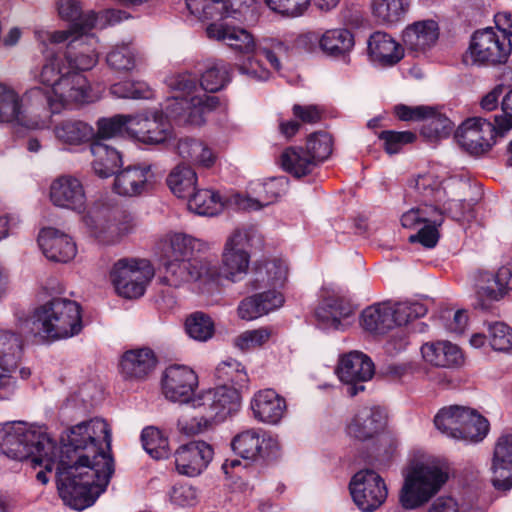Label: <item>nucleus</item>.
<instances>
[{
    "label": "nucleus",
    "mask_w": 512,
    "mask_h": 512,
    "mask_svg": "<svg viewBox=\"0 0 512 512\" xmlns=\"http://www.w3.org/2000/svg\"><path fill=\"white\" fill-rule=\"evenodd\" d=\"M354 44L353 34L345 28L327 30L321 35V50L328 55L340 56L349 53Z\"/></svg>",
    "instance_id": "a18cd8bd"
},
{
    "label": "nucleus",
    "mask_w": 512,
    "mask_h": 512,
    "mask_svg": "<svg viewBox=\"0 0 512 512\" xmlns=\"http://www.w3.org/2000/svg\"><path fill=\"white\" fill-rule=\"evenodd\" d=\"M423 359L436 367H453L463 360L458 346L448 341L427 342L421 347Z\"/></svg>",
    "instance_id": "c9c22d12"
},
{
    "label": "nucleus",
    "mask_w": 512,
    "mask_h": 512,
    "mask_svg": "<svg viewBox=\"0 0 512 512\" xmlns=\"http://www.w3.org/2000/svg\"><path fill=\"white\" fill-rule=\"evenodd\" d=\"M105 19L107 24L113 25L127 19L125 11L118 9H107L101 16L91 13L86 16L83 23L78 24L81 32L73 34L66 42L64 59L69 67L75 72L92 69L98 62L97 39L90 31L97 27L100 19Z\"/></svg>",
    "instance_id": "0eeeda50"
},
{
    "label": "nucleus",
    "mask_w": 512,
    "mask_h": 512,
    "mask_svg": "<svg viewBox=\"0 0 512 512\" xmlns=\"http://www.w3.org/2000/svg\"><path fill=\"white\" fill-rule=\"evenodd\" d=\"M213 454L212 446L204 441L181 445L174 453L176 470L184 476H198L207 468Z\"/></svg>",
    "instance_id": "412c9836"
},
{
    "label": "nucleus",
    "mask_w": 512,
    "mask_h": 512,
    "mask_svg": "<svg viewBox=\"0 0 512 512\" xmlns=\"http://www.w3.org/2000/svg\"><path fill=\"white\" fill-rule=\"evenodd\" d=\"M288 275V266L285 261L274 259L265 261L256 266L254 272V288H281Z\"/></svg>",
    "instance_id": "58836bf2"
},
{
    "label": "nucleus",
    "mask_w": 512,
    "mask_h": 512,
    "mask_svg": "<svg viewBox=\"0 0 512 512\" xmlns=\"http://www.w3.org/2000/svg\"><path fill=\"white\" fill-rule=\"evenodd\" d=\"M186 7L198 18H232L246 24H253L258 20L254 0H186Z\"/></svg>",
    "instance_id": "9d476101"
},
{
    "label": "nucleus",
    "mask_w": 512,
    "mask_h": 512,
    "mask_svg": "<svg viewBox=\"0 0 512 512\" xmlns=\"http://www.w3.org/2000/svg\"><path fill=\"white\" fill-rule=\"evenodd\" d=\"M130 120L131 115L123 114H117L109 118H100L97 121V132H95L93 141L113 138L122 135L124 132L129 134Z\"/></svg>",
    "instance_id": "8fccbe9b"
},
{
    "label": "nucleus",
    "mask_w": 512,
    "mask_h": 512,
    "mask_svg": "<svg viewBox=\"0 0 512 512\" xmlns=\"http://www.w3.org/2000/svg\"><path fill=\"white\" fill-rule=\"evenodd\" d=\"M60 451L43 427L25 422L0 425V451L51 470L57 463L58 491L77 510L91 506L106 490L114 472L109 453L111 432L105 420L93 418L70 427Z\"/></svg>",
    "instance_id": "f257e3e1"
},
{
    "label": "nucleus",
    "mask_w": 512,
    "mask_h": 512,
    "mask_svg": "<svg viewBox=\"0 0 512 512\" xmlns=\"http://www.w3.org/2000/svg\"><path fill=\"white\" fill-rule=\"evenodd\" d=\"M504 133L498 129L495 119L491 123L482 118H470L458 127L455 138L464 150L479 155L492 147L497 135L503 136Z\"/></svg>",
    "instance_id": "dca6fc26"
},
{
    "label": "nucleus",
    "mask_w": 512,
    "mask_h": 512,
    "mask_svg": "<svg viewBox=\"0 0 512 512\" xmlns=\"http://www.w3.org/2000/svg\"><path fill=\"white\" fill-rule=\"evenodd\" d=\"M489 431V423L475 409L466 407L462 416L461 428L457 433L458 440L467 442L482 441Z\"/></svg>",
    "instance_id": "c03bdc74"
},
{
    "label": "nucleus",
    "mask_w": 512,
    "mask_h": 512,
    "mask_svg": "<svg viewBox=\"0 0 512 512\" xmlns=\"http://www.w3.org/2000/svg\"><path fill=\"white\" fill-rule=\"evenodd\" d=\"M216 375L223 382L239 387H243L248 381L244 367L234 359L221 362L216 368Z\"/></svg>",
    "instance_id": "052dcab7"
},
{
    "label": "nucleus",
    "mask_w": 512,
    "mask_h": 512,
    "mask_svg": "<svg viewBox=\"0 0 512 512\" xmlns=\"http://www.w3.org/2000/svg\"><path fill=\"white\" fill-rule=\"evenodd\" d=\"M53 134L57 141L70 146H79L95 138L94 128L77 119L59 121L53 127Z\"/></svg>",
    "instance_id": "f704fd0d"
},
{
    "label": "nucleus",
    "mask_w": 512,
    "mask_h": 512,
    "mask_svg": "<svg viewBox=\"0 0 512 512\" xmlns=\"http://www.w3.org/2000/svg\"><path fill=\"white\" fill-rule=\"evenodd\" d=\"M450 466L446 459L428 457L416 463L407 474L400 491V503L405 509H415L427 503L447 482Z\"/></svg>",
    "instance_id": "39448f33"
},
{
    "label": "nucleus",
    "mask_w": 512,
    "mask_h": 512,
    "mask_svg": "<svg viewBox=\"0 0 512 512\" xmlns=\"http://www.w3.org/2000/svg\"><path fill=\"white\" fill-rule=\"evenodd\" d=\"M263 55L258 50L248 55V58L241 64L238 65V71L250 79L257 80V81H266L270 78V70L266 68L261 60L259 59V56Z\"/></svg>",
    "instance_id": "338daca9"
},
{
    "label": "nucleus",
    "mask_w": 512,
    "mask_h": 512,
    "mask_svg": "<svg viewBox=\"0 0 512 512\" xmlns=\"http://www.w3.org/2000/svg\"><path fill=\"white\" fill-rule=\"evenodd\" d=\"M87 225L91 226L93 235L101 242L112 244L119 241L134 229V223L130 216L123 215L117 221H101L92 226L90 217H86Z\"/></svg>",
    "instance_id": "79ce46f5"
},
{
    "label": "nucleus",
    "mask_w": 512,
    "mask_h": 512,
    "mask_svg": "<svg viewBox=\"0 0 512 512\" xmlns=\"http://www.w3.org/2000/svg\"><path fill=\"white\" fill-rule=\"evenodd\" d=\"M385 426V416L378 407L359 409L346 426L347 435L363 442L373 439Z\"/></svg>",
    "instance_id": "393cba45"
},
{
    "label": "nucleus",
    "mask_w": 512,
    "mask_h": 512,
    "mask_svg": "<svg viewBox=\"0 0 512 512\" xmlns=\"http://www.w3.org/2000/svg\"><path fill=\"white\" fill-rule=\"evenodd\" d=\"M349 489L354 503L364 512L376 510L387 498L384 480L371 469L358 471L352 477Z\"/></svg>",
    "instance_id": "4468645a"
},
{
    "label": "nucleus",
    "mask_w": 512,
    "mask_h": 512,
    "mask_svg": "<svg viewBox=\"0 0 512 512\" xmlns=\"http://www.w3.org/2000/svg\"><path fill=\"white\" fill-rule=\"evenodd\" d=\"M378 138L383 142V148L389 155L401 151L403 146L413 143L416 134L411 131L385 130L379 133Z\"/></svg>",
    "instance_id": "bf43d9fd"
},
{
    "label": "nucleus",
    "mask_w": 512,
    "mask_h": 512,
    "mask_svg": "<svg viewBox=\"0 0 512 512\" xmlns=\"http://www.w3.org/2000/svg\"><path fill=\"white\" fill-rule=\"evenodd\" d=\"M280 163L281 167L295 178L307 176L317 167L313 157L301 146L286 148L281 153Z\"/></svg>",
    "instance_id": "ea45409f"
},
{
    "label": "nucleus",
    "mask_w": 512,
    "mask_h": 512,
    "mask_svg": "<svg viewBox=\"0 0 512 512\" xmlns=\"http://www.w3.org/2000/svg\"><path fill=\"white\" fill-rule=\"evenodd\" d=\"M423 122L421 134L427 139L446 137L452 130V122L433 107Z\"/></svg>",
    "instance_id": "5fc2aeb1"
},
{
    "label": "nucleus",
    "mask_w": 512,
    "mask_h": 512,
    "mask_svg": "<svg viewBox=\"0 0 512 512\" xmlns=\"http://www.w3.org/2000/svg\"><path fill=\"white\" fill-rule=\"evenodd\" d=\"M51 202L61 208L81 213L86 207V196L82 183L70 175L56 178L50 186Z\"/></svg>",
    "instance_id": "4be33fe9"
},
{
    "label": "nucleus",
    "mask_w": 512,
    "mask_h": 512,
    "mask_svg": "<svg viewBox=\"0 0 512 512\" xmlns=\"http://www.w3.org/2000/svg\"><path fill=\"white\" fill-rule=\"evenodd\" d=\"M268 7L287 17H299L310 6V0H266Z\"/></svg>",
    "instance_id": "774afa93"
},
{
    "label": "nucleus",
    "mask_w": 512,
    "mask_h": 512,
    "mask_svg": "<svg viewBox=\"0 0 512 512\" xmlns=\"http://www.w3.org/2000/svg\"><path fill=\"white\" fill-rule=\"evenodd\" d=\"M490 344L497 351H512V329L503 322L488 325Z\"/></svg>",
    "instance_id": "e2e57ef3"
},
{
    "label": "nucleus",
    "mask_w": 512,
    "mask_h": 512,
    "mask_svg": "<svg viewBox=\"0 0 512 512\" xmlns=\"http://www.w3.org/2000/svg\"><path fill=\"white\" fill-rule=\"evenodd\" d=\"M367 53L372 62L393 66L404 57V47L388 33L376 31L367 41Z\"/></svg>",
    "instance_id": "c756f323"
},
{
    "label": "nucleus",
    "mask_w": 512,
    "mask_h": 512,
    "mask_svg": "<svg viewBox=\"0 0 512 512\" xmlns=\"http://www.w3.org/2000/svg\"><path fill=\"white\" fill-rule=\"evenodd\" d=\"M512 50L510 39L488 27L474 32L465 61L478 66L503 64Z\"/></svg>",
    "instance_id": "1a4fd4ad"
},
{
    "label": "nucleus",
    "mask_w": 512,
    "mask_h": 512,
    "mask_svg": "<svg viewBox=\"0 0 512 512\" xmlns=\"http://www.w3.org/2000/svg\"><path fill=\"white\" fill-rule=\"evenodd\" d=\"M465 410L466 407L458 405L442 408L434 418L436 428L447 437L458 440L457 433Z\"/></svg>",
    "instance_id": "09e8293b"
},
{
    "label": "nucleus",
    "mask_w": 512,
    "mask_h": 512,
    "mask_svg": "<svg viewBox=\"0 0 512 512\" xmlns=\"http://www.w3.org/2000/svg\"><path fill=\"white\" fill-rule=\"evenodd\" d=\"M204 246L202 241L186 234L168 235L159 246L161 260L191 261L196 258L193 256L194 252L200 251Z\"/></svg>",
    "instance_id": "473e14b6"
},
{
    "label": "nucleus",
    "mask_w": 512,
    "mask_h": 512,
    "mask_svg": "<svg viewBox=\"0 0 512 512\" xmlns=\"http://www.w3.org/2000/svg\"><path fill=\"white\" fill-rule=\"evenodd\" d=\"M441 181L433 174L419 175L414 181V188L420 202L442 203Z\"/></svg>",
    "instance_id": "603ef678"
},
{
    "label": "nucleus",
    "mask_w": 512,
    "mask_h": 512,
    "mask_svg": "<svg viewBox=\"0 0 512 512\" xmlns=\"http://www.w3.org/2000/svg\"><path fill=\"white\" fill-rule=\"evenodd\" d=\"M272 336L270 328L262 327L254 330H247L237 336L234 345L241 350H249L260 347Z\"/></svg>",
    "instance_id": "69168bd1"
},
{
    "label": "nucleus",
    "mask_w": 512,
    "mask_h": 512,
    "mask_svg": "<svg viewBox=\"0 0 512 512\" xmlns=\"http://www.w3.org/2000/svg\"><path fill=\"white\" fill-rule=\"evenodd\" d=\"M152 178L151 165L142 163L128 166L116 174L113 188L119 195L137 196L147 190Z\"/></svg>",
    "instance_id": "c85d7f7f"
},
{
    "label": "nucleus",
    "mask_w": 512,
    "mask_h": 512,
    "mask_svg": "<svg viewBox=\"0 0 512 512\" xmlns=\"http://www.w3.org/2000/svg\"><path fill=\"white\" fill-rule=\"evenodd\" d=\"M153 275L148 261L127 259L117 261L110 273L117 294L127 299L141 297Z\"/></svg>",
    "instance_id": "f8f14e48"
},
{
    "label": "nucleus",
    "mask_w": 512,
    "mask_h": 512,
    "mask_svg": "<svg viewBox=\"0 0 512 512\" xmlns=\"http://www.w3.org/2000/svg\"><path fill=\"white\" fill-rule=\"evenodd\" d=\"M38 243L43 254L51 261L66 263L77 253L76 244L72 239L55 228L42 229Z\"/></svg>",
    "instance_id": "cd10ccee"
},
{
    "label": "nucleus",
    "mask_w": 512,
    "mask_h": 512,
    "mask_svg": "<svg viewBox=\"0 0 512 512\" xmlns=\"http://www.w3.org/2000/svg\"><path fill=\"white\" fill-rule=\"evenodd\" d=\"M353 314L349 300L339 296L325 298L315 311V317L325 328L342 329V320Z\"/></svg>",
    "instance_id": "72a5a7b5"
},
{
    "label": "nucleus",
    "mask_w": 512,
    "mask_h": 512,
    "mask_svg": "<svg viewBox=\"0 0 512 512\" xmlns=\"http://www.w3.org/2000/svg\"><path fill=\"white\" fill-rule=\"evenodd\" d=\"M336 373L340 381L347 385V394L353 397L363 391V383L373 377L374 364L362 352L351 351L341 356Z\"/></svg>",
    "instance_id": "6ab92c4d"
},
{
    "label": "nucleus",
    "mask_w": 512,
    "mask_h": 512,
    "mask_svg": "<svg viewBox=\"0 0 512 512\" xmlns=\"http://www.w3.org/2000/svg\"><path fill=\"white\" fill-rule=\"evenodd\" d=\"M23 355L22 335L0 330V399L7 398L14 387L13 373Z\"/></svg>",
    "instance_id": "f3484780"
},
{
    "label": "nucleus",
    "mask_w": 512,
    "mask_h": 512,
    "mask_svg": "<svg viewBox=\"0 0 512 512\" xmlns=\"http://www.w3.org/2000/svg\"><path fill=\"white\" fill-rule=\"evenodd\" d=\"M23 325V330L41 340L69 338L82 329L80 306L69 299L54 298L36 308Z\"/></svg>",
    "instance_id": "7ed1b4c3"
},
{
    "label": "nucleus",
    "mask_w": 512,
    "mask_h": 512,
    "mask_svg": "<svg viewBox=\"0 0 512 512\" xmlns=\"http://www.w3.org/2000/svg\"><path fill=\"white\" fill-rule=\"evenodd\" d=\"M256 234L254 227H240L227 237L221 259L226 278L235 282L247 274L250 264L249 248Z\"/></svg>",
    "instance_id": "9b49d317"
},
{
    "label": "nucleus",
    "mask_w": 512,
    "mask_h": 512,
    "mask_svg": "<svg viewBox=\"0 0 512 512\" xmlns=\"http://www.w3.org/2000/svg\"><path fill=\"white\" fill-rule=\"evenodd\" d=\"M106 61L116 71H131L136 65L135 52L127 44L115 45L108 52Z\"/></svg>",
    "instance_id": "4d7b16f0"
},
{
    "label": "nucleus",
    "mask_w": 512,
    "mask_h": 512,
    "mask_svg": "<svg viewBox=\"0 0 512 512\" xmlns=\"http://www.w3.org/2000/svg\"><path fill=\"white\" fill-rule=\"evenodd\" d=\"M232 450L243 459L257 460L274 454L278 441L262 429L250 428L236 434L231 441Z\"/></svg>",
    "instance_id": "aec40b11"
},
{
    "label": "nucleus",
    "mask_w": 512,
    "mask_h": 512,
    "mask_svg": "<svg viewBox=\"0 0 512 512\" xmlns=\"http://www.w3.org/2000/svg\"><path fill=\"white\" fill-rule=\"evenodd\" d=\"M58 13L62 19L72 22V26L67 31H72L73 34H76L81 32V29L77 27L78 24L85 22L88 14L95 12L90 10L84 13L80 2L77 0H59Z\"/></svg>",
    "instance_id": "13d9d810"
},
{
    "label": "nucleus",
    "mask_w": 512,
    "mask_h": 512,
    "mask_svg": "<svg viewBox=\"0 0 512 512\" xmlns=\"http://www.w3.org/2000/svg\"><path fill=\"white\" fill-rule=\"evenodd\" d=\"M492 483L495 488L512 487V434L501 436L494 449Z\"/></svg>",
    "instance_id": "7c9ffc66"
},
{
    "label": "nucleus",
    "mask_w": 512,
    "mask_h": 512,
    "mask_svg": "<svg viewBox=\"0 0 512 512\" xmlns=\"http://www.w3.org/2000/svg\"><path fill=\"white\" fill-rule=\"evenodd\" d=\"M196 183L195 171L185 164L177 165L167 177L170 190L179 198L190 196L195 190Z\"/></svg>",
    "instance_id": "49530a36"
},
{
    "label": "nucleus",
    "mask_w": 512,
    "mask_h": 512,
    "mask_svg": "<svg viewBox=\"0 0 512 512\" xmlns=\"http://www.w3.org/2000/svg\"><path fill=\"white\" fill-rule=\"evenodd\" d=\"M172 97L167 99L165 110L166 115L161 111L131 115L129 135L136 140L149 145H156L165 142L171 136V124L168 118H172L167 110ZM175 121L181 124L176 118Z\"/></svg>",
    "instance_id": "2eb2a0df"
},
{
    "label": "nucleus",
    "mask_w": 512,
    "mask_h": 512,
    "mask_svg": "<svg viewBox=\"0 0 512 512\" xmlns=\"http://www.w3.org/2000/svg\"><path fill=\"white\" fill-rule=\"evenodd\" d=\"M163 274L161 283L178 288L187 283L216 280L220 275V269L216 262L208 258H195L191 261L161 260Z\"/></svg>",
    "instance_id": "ddd939ff"
},
{
    "label": "nucleus",
    "mask_w": 512,
    "mask_h": 512,
    "mask_svg": "<svg viewBox=\"0 0 512 512\" xmlns=\"http://www.w3.org/2000/svg\"><path fill=\"white\" fill-rule=\"evenodd\" d=\"M17 122L30 129H45L49 126L50 117L26 119L22 110V99L11 87L0 84V123Z\"/></svg>",
    "instance_id": "b1692460"
},
{
    "label": "nucleus",
    "mask_w": 512,
    "mask_h": 512,
    "mask_svg": "<svg viewBox=\"0 0 512 512\" xmlns=\"http://www.w3.org/2000/svg\"><path fill=\"white\" fill-rule=\"evenodd\" d=\"M391 310L393 312L394 325L399 327L427 313V308L419 302L396 303L391 305Z\"/></svg>",
    "instance_id": "680f3d73"
},
{
    "label": "nucleus",
    "mask_w": 512,
    "mask_h": 512,
    "mask_svg": "<svg viewBox=\"0 0 512 512\" xmlns=\"http://www.w3.org/2000/svg\"><path fill=\"white\" fill-rule=\"evenodd\" d=\"M71 68L65 63V59L56 55L49 58L42 66L39 74L41 84L50 87L52 97L49 98V110L52 114L59 113L71 104H83L89 101V85L85 76H76L74 87L66 90L69 84L65 78Z\"/></svg>",
    "instance_id": "6e6552de"
},
{
    "label": "nucleus",
    "mask_w": 512,
    "mask_h": 512,
    "mask_svg": "<svg viewBox=\"0 0 512 512\" xmlns=\"http://www.w3.org/2000/svg\"><path fill=\"white\" fill-rule=\"evenodd\" d=\"M332 144V137L329 134L317 132L308 137L304 149L313 157V161L318 166L332 153Z\"/></svg>",
    "instance_id": "6e6d98bb"
},
{
    "label": "nucleus",
    "mask_w": 512,
    "mask_h": 512,
    "mask_svg": "<svg viewBox=\"0 0 512 512\" xmlns=\"http://www.w3.org/2000/svg\"><path fill=\"white\" fill-rule=\"evenodd\" d=\"M223 207L221 196L212 190L202 189L190 195L188 200V208L198 214L204 216H213L218 214Z\"/></svg>",
    "instance_id": "de8ad7c7"
},
{
    "label": "nucleus",
    "mask_w": 512,
    "mask_h": 512,
    "mask_svg": "<svg viewBox=\"0 0 512 512\" xmlns=\"http://www.w3.org/2000/svg\"><path fill=\"white\" fill-rule=\"evenodd\" d=\"M253 417L265 424H278L284 417L286 400L273 389H263L256 392L251 399Z\"/></svg>",
    "instance_id": "bb28decb"
},
{
    "label": "nucleus",
    "mask_w": 512,
    "mask_h": 512,
    "mask_svg": "<svg viewBox=\"0 0 512 512\" xmlns=\"http://www.w3.org/2000/svg\"><path fill=\"white\" fill-rule=\"evenodd\" d=\"M90 151L94 157L92 162L93 170L101 178H108L114 175L122 165L120 152L100 140L91 142Z\"/></svg>",
    "instance_id": "e433bc0d"
},
{
    "label": "nucleus",
    "mask_w": 512,
    "mask_h": 512,
    "mask_svg": "<svg viewBox=\"0 0 512 512\" xmlns=\"http://www.w3.org/2000/svg\"><path fill=\"white\" fill-rule=\"evenodd\" d=\"M230 81L229 65L220 61L209 67L201 77V88L197 77L189 73L175 75L168 80V86L176 93L167 106L170 115L183 125L201 126L206 116L215 110L220 101L216 92Z\"/></svg>",
    "instance_id": "f03ea898"
},
{
    "label": "nucleus",
    "mask_w": 512,
    "mask_h": 512,
    "mask_svg": "<svg viewBox=\"0 0 512 512\" xmlns=\"http://www.w3.org/2000/svg\"><path fill=\"white\" fill-rule=\"evenodd\" d=\"M206 33L209 39L225 43L234 53L250 55L257 50L263 54L270 66L280 71L282 67L281 57L288 52V46L275 38H263L256 41L248 30L224 23H212Z\"/></svg>",
    "instance_id": "423d86ee"
},
{
    "label": "nucleus",
    "mask_w": 512,
    "mask_h": 512,
    "mask_svg": "<svg viewBox=\"0 0 512 512\" xmlns=\"http://www.w3.org/2000/svg\"><path fill=\"white\" fill-rule=\"evenodd\" d=\"M411 7V0H372L371 12L375 21L386 27L403 21Z\"/></svg>",
    "instance_id": "4c0bfd02"
},
{
    "label": "nucleus",
    "mask_w": 512,
    "mask_h": 512,
    "mask_svg": "<svg viewBox=\"0 0 512 512\" xmlns=\"http://www.w3.org/2000/svg\"><path fill=\"white\" fill-rule=\"evenodd\" d=\"M189 404L198 410V414L181 416L177 427L181 433L193 436L207 431L212 421L223 420L236 412L240 407V395L236 388L222 385L196 394Z\"/></svg>",
    "instance_id": "20e7f679"
},
{
    "label": "nucleus",
    "mask_w": 512,
    "mask_h": 512,
    "mask_svg": "<svg viewBox=\"0 0 512 512\" xmlns=\"http://www.w3.org/2000/svg\"><path fill=\"white\" fill-rule=\"evenodd\" d=\"M288 187L289 179L286 176L273 177L259 184V199L238 195L236 204L240 209L259 210L262 206L274 203L286 194Z\"/></svg>",
    "instance_id": "2f4dec72"
},
{
    "label": "nucleus",
    "mask_w": 512,
    "mask_h": 512,
    "mask_svg": "<svg viewBox=\"0 0 512 512\" xmlns=\"http://www.w3.org/2000/svg\"><path fill=\"white\" fill-rule=\"evenodd\" d=\"M188 335L197 341H207L214 334V323L210 316L195 312L185 322Z\"/></svg>",
    "instance_id": "864d4df0"
},
{
    "label": "nucleus",
    "mask_w": 512,
    "mask_h": 512,
    "mask_svg": "<svg viewBox=\"0 0 512 512\" xmlns=\"http://www.w3.org/2000/svg\"><path fill=\"white\" fill-rule=\"evenodd\" d=\"M439 38V25L432 19L415 21L402 31L404 48L418 56L426 53L436 44Z\"/></svg>",
    "instance_id": "5701e85b"
},
{
    "label": "nucleus",
    "mask_w": 512,
    "mask_h": 512,
    "mask_svg": "<svg viewBox=\"0 0 512 512\" xmlns=\"http://www.w3.org/2000/svg\"><path fill=\"white\" fill-rule=\"evenodd\" d=\"M141 441L145 451L154 459H165L169 456L168 439L162 432L154 427H147L142 431Z\"/></svg>",
    "instance_id": "3c124183"
},
{
    "label": "nucleus",
    "mask_w": 512,
    "mask_h": 512,
    "mask_svg": "<svg viewBox=\"0 0 512 512\" xmlns=\"http://www.w3.org/2000/svg\"><path fill=\"white\" fill-rule=\"evenodd\" d=\"M162 392L166 399L180 404H189L198 387V375L186 365H171L162 376Z\"/></svg>",
    "instance_id": "a211bd4d"
},
{
    "label": "nucleus",
    "mask_w": 512,
    "mask_h": 512,
    "mask_svg": "<svg viewBox=\"0 0 512 512\" xmlns=\"http://www.w3.org/2000/svg\"><path fill=\"white\" fill-rule=\"evenodd\" d=\"M477 294L479 298L499 300L506 294V291L504 287L500 286V281H498L496 274L483 272L480 274L477 283Z\"/></svg>",
    "instance_id": "0e129e2a"
},
{
    "label": "nucleus",
    "mask_w": 512,
    "mask_h": 512,
    "mask_svg": "<svg viewBox=\"0 0 512 512\" xmlns=\"http://www.w3.org/2000/svg\"><path fill=\"white\" fill-rule=\"evenodd\" d=\"M177 153L185 161L197 167L210 168L216 161V154L204 142L183 138L178 141Z\"/></svg>",
    "instance_id": "a19ab883"
},
{
    "label": "nucleus",
    "mask_w": 512,
    "mask_h": 512,
    "mask_svg": "<svg viewBox=\"0 0 512 512\" xmlns=\"http://www.w3.org/2000/svg\"><path fill=\"white\" fill-rule=\"evenodd\" d=\"M361 324L369 332L382 334L394 326L391 304L382 303L367 307L361 314Z\"/></svg>",
    "instance_id": "37998d69"
},
{
    "label": "nucleus",
    "mask_w": 512,
    "mask_h": 512,
    "mask_svg": "<svg viewBox=\"0 0 512 512\" xmlns=\"http://www.w3.org/2000/svg\"><path fill=\"white\" fill-rule=\"evenodd\" d=\"M157 357L150 348L126 351L120 360V373L125 380L143 381L154 371Z\"/></svg>",
    "instance_id": "a878e982"
}]
</instances>
